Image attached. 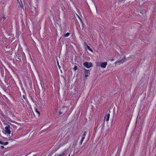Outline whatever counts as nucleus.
Here are the masks:
<instances>
[{"instance_id": "24", "label": "nucleus", "mask_w": 156, "mask_h": 156, "mask_svg": "<svg viewBox=\"0 0 156 156\" xmlns=\"http://www.w3.org/2000/svg\"><path fill=\"white\" fill-rule=\"evenodd\" d=\"M30 154V153H29L27 154L26 155H27H27H28L29 154Z\"/></svg>"}, {"instance_id": "16", "label": "nucleus", "mask_w": 156, "mask_h": 156, "mask_svg": "<svg viewBox=\"0 0 156 156\" xmlns=\"http://www.w3.org/2000/svg\"><path fill=\"white\" fill-rule=\"evenodd\" d=\"M62 109H61L59 112V115H61L62 113V112H61Z\"/></svg>"}, {"instance_id": "12", "label": "nucleus", "mask_w": 156, "mask_h": 156, "mask_svg": "<svg viewBox=\"0 0 156 156\" xmlns=\"http://www.w3.org/2000/svg\"><path fill=\"white\" fill-rule=\"evenodd\" d=\"M21 2V4L20 3H19L20 5V7L21 8H23V4H22V2Z\"/></svg>"}, {"instance_id": "26", "label": "nucleus", "mask_w": 156, "mask_h": 156, "mask_svg": "<svg viewBox=\"0 0 156 156\" xmlns=\"http://www.w3.org/2000/svg\"><path fill=\"white\" fill-rule=\"evenodd\" d=\"M57 63H58V66H59V67H60V66L59 65V64H58V62H57Z\"/></svg>"}, {"instance_id": "8", "label": "nucleus", "mask_w": 156, "mask_h": 156, "mask_svg": "<svg viewBox=\"0 0 156 156\" xmlns=\"http://www.w3.org/2000/svg\"><path fill=\"white\" fill-rule=\"evenodd\" d=\"M65 151L63 152L61 154H57V156H63L65 154Z\"/></svg>"}, {"instance_id": "7", "label": "nucleus", "mask_w": 156, "mask_h": 156, "mask_svg": "<svg viewBox=\"0 0 156 156\" xmlns=\"http://www.w3.org/2000/svg\"><path fill=\"white\" fill-rule=\"evenodd\" d=\"M110 114L106 115L105 117V120H106L107 121H108L109 118Z\"/></svg>"}, {"instance_id": "15", "label": "nucleus", "mask_w": 156, "mask_h": 156, "mask_svg": "<svg viewBox=\"0 0 156 156\" xmlns=\"http://www.w3.org/2000/svg\"><path fill=\"white\" fill-rule=\"evenodd\" d=\"M62 10L64 11V12H65V7H62Z\"/></svg>"}, {"instance_id": "22", "label": "nucleus", "mask_w": 156, "mask_h": 156, "mask_svg": "<svg viewBox=\"0 0 156 156\" xmlns=\"http://www.w3.org/2000/svg\"><path fill=\"white\" fill-rule=\"evenodd\" d=\"M89 50H90L91 51H92V52L93 51L92 50L91 48H90V49Z\"/></svg>"}, {"instance_id": "14", "label": "nucleus", "mask_w": 156, "mask_h": 156, "mask_svg": "<svg viewBox=\"0 0 156 156\" xmlns=\"http://www.w3.org/2000/svg\"><path fill=\"white\" fill-rule=\"evenodd\" d=\"M78 18H79V19H80L81 22H82V24H83V21H82V20H81V18H80V17L79 16H78Z\"/></svg>"}, {"instance_id": "10", "label": "nucleus", "mask_w": 156, "mask_h": 156, "mask_svg": "<svg viewBox=\"0 0 156 156\" xmlns=\"http://www.w3.org/2000/svg\"><path fill=\"white\" fill-rule=\"evenodd\" d=\"M35 110L36 112L38 114V115H40V112L37 110V108H35Z\"/></svg>"}, {"instance_id": "9", "label": "nucleus", "mask_w": 156, "mask_h": 156, "mask_svg": "<svg viewBox=\"0 0 156 156\" xmlns=\"http://www.w3.org/2000/svg\"><path fill=\"white\" fill-rule=\"evenodd\" d=\"M70 34V33H67L66 34H65L64 36L65 37H68Z\"/></svg>"}, {"instance_id": "20", "label": "nucleus", "mask_w": 156, "mask_h": 156, "mask_svg": "<svg viewBox=\"0 0 156 156\" xmlns=\"http://www.w3.org/2000/svg\"><path fill=\"white\" fill-rule=\"evenodd\" d=\"M114 59H113V58H112V59H111L110 60V61H114Z\"/></svg>"}, {"instance_id": "3", "label": "nucleus", "mask_w": 156, "mask_h": 156, "mask_svg": "<svg viewBox=\"0 0 156 156\" xmlns=\"http://www.w3.org/2000/svg\"><path fill=\"white\" fill-rule=\"evenodd\" d=\"M126 59L125 57H123L119 61H117L115 62V64H118V63H119V64H122L126 60Z\"/></svg>"}, {"instance_id": "11", "label": "nucleus", "mask_w": 156, "mask_h": 156, "mask_svg": "<svg viewBox=\"0 0 156 156\" xmlns=\"http://www.w3.org/2000/svg\"><path fill=\"white\" fill-rule=\"evenodd\" d=\"M9 144V143L8 142H3V145H7Z\"/></svg>"}, {"instance_id": "17", "label": "nucleus", "mask_w": 156, "mask_h": 156, "mask_svg": "<svg viewBox=\"0 0 156 156\" xmlns=\"http://www.w3.org/2000/svg\"><path fill=\"white\" fill-rule=\"evenodd\" d=\"M0 144H3V142H2V141H0Z\"/></svg>"}, {"instance_id": "21", "label": "nucleus", "mask_w": 156, "mask_h": 156, "mask_svg": "<svg viewBox=\"0 0 156 156\" xmlns=\"http://www.w3.org/2000/svg\"><path fill=\"white\" fill-rule=\"evenodd\" d=\"M1 147L2 148H4V146H1Z\"/></svg>"}, {"instance_id": "4", "label": "nucleus", "mask_w": 156, "mask_h": 156, "mask_svg": "<svg viewBox=\"0 0 156 156\" xmlns=\"http://www.w3.org/2000/svg\"><path fill=\"white\" fill-rule=\"evenodd\" d=\"M10 126L9 125H8V126H6L5 127V132L6 133L8 134H10L11 133V131L10 130Z\"/></svg>"}, {"instance_id": "6", "label": "nucleus", "mask_w": 156, "mask_h": 156, "mask_svg": "<svg viewBox=\"0 0 156 156\" xmlns=\"http://www.w3.org/2000/svg\"><path fill=\"white\" fill-rule=\"evenodd\" d=\"M107 65V62H103L101 63V66L102 68H105Z\"/></svg>"}, {"instance_id": "18", "label": "nucleus", "mask_w": 156, "mask_h": 156, "mask_svg": "<svg viewBox=\"0 0 156 156\" xmlns=\"http://www.w3.org/2000/svg\"><path fill=\"white\" fill-rule=\"evenodd\" d=\"M3 22V21H2V20L0 19V23H2Z\"/></svg>"}, {"instance_id": "2", "label": "nucleus", "mask_w": 156, "mask_h": 156, "mask_svg": "<svg viewBox=\"0 0 156 156\" xmlns=\"http://www.w3.org/2000/svg\"><path fill=\"white\" fill-rule=\"evenodd\" d=\"M87 131H84L81 136L82 139L80 141V144L81 145L82 144L83 142V141L84 139H85V137L87 134Z\"/></svg>"}, {"instance_id": "28", "label": "nucleus", "mask_w": 156, "mask_h": 156, "mask_svg": "<svg viewBox=\"0 0 156 156\" xmlns=\"http://www.w3.org/2000/svg\"><path fill=\"white\" fill-rule=\"evenodd\" d=\"M25 156H27V155H25Z\"/></svg>"}, {"instance_id": "27", "label": "nucleus", "mask_w": 156, "mask_h": 156, "mask_svg": "<svg viewBox=\"0 0 156 156\" xmlns=\"http://www.w3.org/2000/svg\"><path fill=\"white\" fill-rule=\"evenodd\" d=\"M54 156H57V154H55Z\"/></svg>"}, {"instance_id": "1", "label": "nucleus", "mask_w": 156, "mask_h": 156, "mask_svg": "<svg viewBox=\"0 0 156 156\" xmlns=\"http://www.w3.org/2000/svg\"><path fill=\"white\" fill-rule=\"evenodd\" d=\"M84 66L87 68H90L93 66L91 62H85L83 63Z\"/></svg>"}, {"instance_id": "5", "label": "nucleus", "mask_w": 156, "mask_h": 156, "mask_svg": "<svg viewBox=\"0 0 156 156\" xmlns=\"http://www.w3.org/2000/svg\"><path fill=\"white\" fill-rule=\"evenodd\" d=\"M84 70V73L85 75V76L87 77L88 76V75L90 74V72L89 70H87L85 68L83 69Z\"/></svg>"}, {"instance_id": "23", "label": "nucleus", "mask_w": 156, "mask_h": 156, "mask_svg": "<svg viewBox=\"0 0 156 156\" xmlns=\"http://www.w3.org/2000/svg\"><path fill=\"white\" fill-rule=\"evenodd\" d=\"M3 18L4 19V20L5 19V17L4 16L3 17Z\"/></svg>"}, {"instance_id": "13", "label": "nucleus", "mask_w": 156, "mask_h": 156, "mask_svg": "<svg viewBox=\"0 0 156 156\" xmlns=\"http://www.w3.org/2000/svg\"><path fill=\"white\" fill-rule=\"evenodd\" d=\"M77 69V66H75V67L73 68V69L76 71Z\"/></svg>"}, {"instance_id": "25", "label": "nucleus", "mask_w": 156, "mask_h": 156, "mask_svg": "<svg viewBox=\"0 0 156 156\" xmlns=\"http://www.w3.org/2000/svg\"><path fill=\"white\" fill-rule=\"evenodd\" d=\"M23 97L24 98H25V96L24 95H23Z\"/></svg>"}, {"instance_id": "19", "label": "nucleus", "mask_w": 156, "mask_h": 156, "mask_svg": "<svg viewBox=\"0 0 156 156\" xmlns=\"http://www.w3.org/2000/svg\"><path fill=\"white\" fill-rule=\"evenodd\" d=\"M87 47L89 49L90 48V47H89L87 45Z\"/></svg>"}]
</instances>
